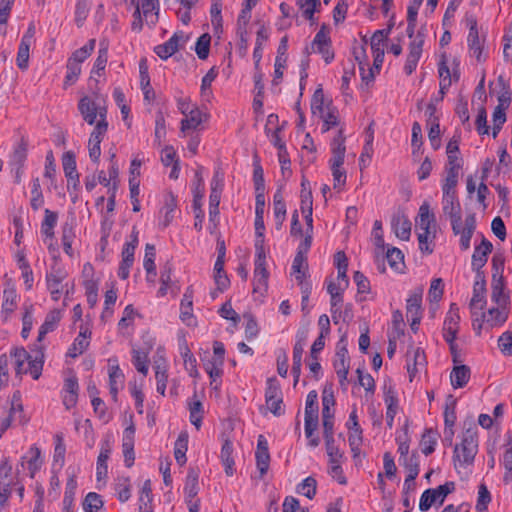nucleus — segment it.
<instances>
[{
    "instance_id": "nucleus-19",
    "label": "nucleus",
    "mask_w": 512,
    "mask_h": 512,
    "mask_svg": "<svg viewBox=\"0 0 512 512\" xmlns=\"http://www.w3.org/2000/svg\"><path fill=\"white\" fill-rule=\"evenodd\" d=\"M63 170L67 177L68 186L71 180H74V188L79 184V174L76 171V161L73 152L68 151L64 153L62 158Z\"/></svg>"
},
{
    "instance_id": "nucleus-51",
    "label": "nucleus",
    "mask_w": 512,
    "mask_h": 512,
    "mask_svg": "<svg viewBox=\"0 0 512 512\" xmlns=\"http://www.w3.org/2000/svg\"><path fill=\"white\" fill-rule=\"evenodd\" d=\"M133 364L136 370L143 375L148 373L147 353L138 349H133Z\"/></svg>"
},
{
    "instance_id": "nucleus-34",
    "label": "nucleus",
    "mask_w": 512,
    "mask_h": 512,
    "mask_svg": "<svg viewBox=\"0 0 512 512\" xmlns=\"http://www.w3.org/2000/svg\"><path fill=\"white\" fill-rule=\"evenodd\" d=\"M233 446L231 441L225 440L221 449V460L225 466V473L227 476L234 474V460L232 458Z\"/></svg>"
},
{
    "instance_id": "nucleus-21",
    "label": "nucleus",
    "mask_w": 512,
    "mask_h": 512,
    "mask_svg": "<svg viewBox=\"0 0 512 512\" xmlns=\"http://www.w3.org/2000/svg\"><path fill=\"white\" fill-rule=\"evenodd\" d=\"M470 368L467 365H455L450 373V381L453 388L464 387L470 379Z\"/></svg>"
},
{
    "instance_id": "nucleus-24",
    "label": "nucleus",
    "mask_w": 512,
    "mask_h": 512,
    "mask_svg": "<svg viewBox=\"0 0 512 512\" xmlns=\"http://www.w3.org/2000/svg\"><path fill=\"white\" fill-rule=\"evenodd\" d=\"M60 319L61 312L58 309H53L46 315L45 321L39 329V334L37 338V341L39 343L44 339L47 333L52 332L56 329Z\"/></svg>"
},
{
    "instance_id": "nucleus-22",
    "label": "nucleus",
    "mask_w": 512,
    "mask_h": 512,
    "mask_svg": "<svg viewBox=\"0 0 512 512\" xmlns=\"http://www.w3.org/2000/svg\"><path fill=\"white\" fill-rule=\"evenodd\" d=\"M508 307H492L486 313V324L490 328L501 326L508 319Z\"/></svg>"
},
{
    "instance_id": "nucleus-20",
    "label": "nucleus",
    "mask_w": 512,
    "mask_h": 512,
    "mask_svg": "<svg viewBox=\"0 0 512 512\" xmlns=\"http://www.w3.org/2000/svg\"><path fill=\"white\" fill-rule=\"evenodd\" d=\"M287 42H288V38H287V36H284L281 39L279 47H278V55L275 60L274 78L272 80L273 85H278L280 80L283 77L282 69L286 62L285 53L287 51Z\"/></svg>"
},
{
    "instance_id": "nucleus-28",
    "label": "nucleus",
    "mask_w": 512,
    "mask_h": 512,
    "mask_svg": "<svg viewBox=\"0 0 512 512\" xmlns=\"http://www.w3.org/2000/svg\"><path fill=\"white\" fill-rule=\"evenodd\" d=\"M476 228V218L474 214H469L465 218V226L460 233V245L463 250H467L470 247V240Z\"/></svg>"
},
{
    "instance_id": "nucleus-23",
    "label": "nucleus",
    "mask_w": 512,
    "mask_h": 512,
    "mask_svg": "<svg viewBox=\"0 0 512 512\" xmlns=\"http://www.w3.org/2000/svg\"><path fill=\"white\" fill-rule=\"evenodd\" d=\"M91 332L88 329H81L78 337L74 340L72 346L69 348L67 352V356L71 358H76L77 356L84 353V351L89 346V338Z\"/></svg>"
},
{
    "instance_id": "nucleus-60",
    "label": "nucleus",
    "mask_w": 512,
    "mask_h": 512,
    "mask_svg": "<svg viewBox=\"0 0 512 512\" xmlns=\"http://www.w3.org/2000/svg\"><path fill=\"white\" fill-rule=\"evenodd\" d=\"M491 501V495L487 486L484 483L479 485L478 491V499L476 504V509L480 512H485L487 510L488 504Z\"/></svg>"
},
{
    "instance_id": "nucleus-42",
    "label": "nucleus",
    "mask_w": 512,
    "mask_h": 512,
    "mask_svg": "<svg viewBox=\"0 0 512 512\" xmlns=\"http://www.w3.org/2000/svg\"><path fill=\"white\" fill-rule=\"evenodd\" d=\"M124 378V375L122 371L120 370L118 365L111 366L109 369V386H110V394L112 395L113 399L117 400V394H118V385L117 382H122Z\"/></svg>"
},
{
    "instance_id": "nucleus-54",
    "label": "nucleus",
    "mask_w": 512,
    "mask_h": 512,
    "mask_svg": "<svg viewBox=\"0 0 512 512\" xmlns=\"http://www.w3.org/2000/svg\"><path fill=\"white\" fill-rule=\"evenodd\" d=\"M326 111L320 114V117L323 119L324 122V129L323 131H328L331 127H334L338 125V111L334 107H330V105H327Z\"/></svg>"
},
{
    "instance_id": "nucleus-30",
    "label": "nucleus",
    "mask_w": 512,
    "mask_h": 512,
    "mask_svg": "<svg viewBox=\"0 0 512 512\" xmlns=\"http://www.w3.org/2000/svg\"><path fill=\"white\" fill-rule=\"evenodd\" d=\"M193 291L191 288H188L183 295V299L181 301V312L180 318L183 322L190 324V321L193 317Z\"/></svg>"
},
{
    "instance_id": "nucleus-36",
    "label": "nucleus",
    "mask_w": 512,
    "mask_h": 512,
    "mask_svg": "<svg viewBox=\"0 0 512 512\" xmlns=\"http://www.w3.org/2000/svg\"><path fill=\"white\" fill-rule=\"evenodd\" d=\"M458 175L459 172H455L453 168L447 169V175L442 185L443 196H457Z\"/></svg>"
},
{
    "instance_id": "nucleus-9",
    "label": "nucleus",
    "mask_w": 512,
    "mask_h": 512,
    "mask_svg": "<svg viewBox=\"0 0 512 512\" xmlns=\"http://www.w3.org/2000/svg\"><path fill=\"white\" fill-rule=\"evenodd\" d=\"M459 321V308L455 303H452L443 324V336L447 342L455 341Z\"/></svg>"
},
{
    "instance_id": "nucleus-26",
    "label": "nucleus",
    "mask_w": 512,
    "mask_h": 512,
    "mask_svg": "<svg viewBox=\"0 0 512 512\" xmlns=\"http://www.w3.org/2000/svg\"><path fill=\"white\" fill-rule=\"evenodd\" d=\"M17 307L16 290L12 287L6 288L3 292L2 314L6 321Z\"/></svg>"
},
{
    "instance_id": "nucleus-61",
    "label": "nucleus",
    "mask_w": 512,
    "mask_h": 512,
    "mask_svg": "<svg viewBox=\"0 0 512 512\" xmlns=\"http://www.w3.org/2000/svg\"><path fill=\"white\" fill-rule=\"evenodd\" d=\"M155 378L157 382V392L164 395L168 376L166 367L163 364L155 365Z\"/></svg>"
},
{
    "instance_id": "nucleus-39",
    "label": "nucleus",
    "mask_w": 512,
    "mask_h": 512,
    "mask_svg": "<svg viewBox=\"0 0 512 512\" xmlns=\"http://www.w3.org/2000/svg\"><path fill=\"white\" fill-rule=\"evenodd\" d=\"M491 299L496 303L497 306L508 307L509 300L508 296H506L503 292V282L501 276L498 280L493 282Z\"/></svg>"
},
{
    "instance_id": "nucleus-35",
    "label": "nucleus",
    "mask_w": 512,
    "mask_h": 512,
    "mask_svg": "<svg viewBox=\"0 0 512 512\" xmlns=\"http://www.w3.org/2000/svg\"><path fill=\"white\" fill-rule=\"evenodd\" d=\"M198 473L194 469H190L184 487V492L187 500H193L198 494Z\"/></svg>"
},
{
    "instance_id": "nucleus-2",
    "label": "nucleus",
    "mask_w": 512,
    "mask_h": 512,
    "mask_svg": "<svg viewBox=\"0 0 512 512\" xmlns=\"http://www.w3.org/2000/svg\"><path fill=\"white\" fill-rule=\"evenodd\" d=\"M478 452L477 429L475 426L469 427L463 433L462 441L454 449V464L457 466H468L474 462Z\"/></svg>"
},
{
    "instance_id": "nucleus-56",
    "label": "nucleus",
    "mask_w": 512,
    "mask_h": 512,
    "mask_svg": "<svg viewBox=\"0 0 512 512\" xmlns=\"http://www.w3.org/2000/svg\"><path fill=\"white\" fill-rule=\"evenodd\" d=\"M307 269L308 263L306 256L296 255L292 264V270L293 273L296 275V280L300 278L305 279Z\"/></svg>"
},
{
    "instance_id": "nucleus-15",
    "label": "nucleus",
    "mask_w": 512,
    "mask_h": 512,
    "mask_svg": "<svg viewBox=\"0 0 512 512\" xmlns=\"http://www.w3.org/2000/svg\"><path fill=\"white\" fill-rule=\"evenodd\" d=\"M492 249V243L483 237L480 245L475 247L472 255L471 265L473 270H479L486 264L488 255L492 252Z\"/></svg>"
},
{
    "instance_id": "nucleus-4",
    "label": "nucleus",
    "mask_w": 512,
    "mask_h": 512,
    "mask_svg": "<svg viewBox=\"0 0 512 512\" xmlns=\"http://www.w3.org/2000/svg\"><path fill=\"white\" fill-rule=\"evenodd\" d=\"M455 489L454 482H446L435 489H427L423 492L419 502V509L421 511H428L435 503L442 505L448 494Z\"/></svg>"
},
{
    "instance_id": "nucleus-49",
    "label": "nucleus",
    "mask_w": 512,
    "mask_h": 512,
    "mask_svg": "<svg viewBox=\"0 0 512 512\" xmlns=\"http://www.w3.org/2000/svg\"><path fill=\"white\" fill-rule=\"evenodd\" d=\"M297 5L303 11V16L314 23V13L317 6H320L319 0H297Z\"/></svg>"
},
{
    "instance_id": "nucleus-12",
    "label": "nucleus",
    "mask_w": 512,
    "mask_h": 512,
    "mask_svg": "<svg viewBox=\"0 0 512 512\" xmlns=\"http://www.w3.org/2000/svg\"><path fill=\"white\" fill-rule=\"evenodd\" d=\"M344 340L341 339L338 343V349L336 351V359L334 361V368L336 370L337 376L339 377L340 383L343 385L344 381L347 379L348 371H349V357L348 350L345 345L340 346Z\"/></svg>"
},
{
    "instance_id": "nucleus-64",
    "label": "nucleus",
    "mask_w": 512,
    "mask_h": 512,
    "mask_svg": "<svg viewBox=\"0 0 512 512\" xmlns=\"http://www.w3.org/2000/svg\"><path fill=\"white\" fill-rule=\"evenodd\" d=\"M282 397L280 385L275 377H271L267 380V388L265 391V399L270 401L272 399Z\"/></svg>"
},
{
    "instance_id": "nucleus-55",
    "label": "nucleus",
    "mask_w": 512,
    "mask_h": 512,
    "mask_svg": "<svg viewBox=\"0 0 512 512\" xmlns=\"http://www.w3.org/2000/svg\"><path fill=\"white\" fill-rule=\"evenodd\" d=\"M95 43V39H90L85 46L76 50L68 61H75L78 63V65H80V63L83 62L94 50Z\"/></svg>"
},
{
    "instance_id": "nucleus-45",
    "label": "nucleus",
    "mask_w": 512,
    "mask_h": 512,
    "mask_svg": "<svg viewBox=\"0 0 512 512\" xmlns=\"http://www.w3.org/2000/svg\"><path fill=\"white\" fill-rule=\"evenodd\" d=\"M152 501V490L150 480H146L141 489L139 498V510L140 512H151L150 503Z\"/></svg>"
},
{
    "instance_id": "nucleus-29",
    "label": "nucleus",
    "mask_w": 512,
    "mask_h": 512,
    "mask_svg": "<svg viewBox=\"0 0 512 512\" xmlns=\"http://www.w3.org/2000/svg\"><path fill=\"white\" fill-rule=\"evenodd\" d=\"M446 153L448 157V168L447 169H454L455 172H459L461 168V160L458 157L459 153V145L458 140L455 138H452L446 147Z\"/></svg>"
},
{
    "instance_id": "nucleus-62",
    "label": "nucleus",
    "mask_w": 512,
    "mask_h": 512,
    "mask_svg": "<svg viewBox=\"0 0 512 512\" xmlns=\"http://www.w3.org/2000/svg\"><path fill=\"white\" fill-rule=\"evenodd\" d=\"M77 488V481L74 474L70 475L68 481L66 483V490L63 499V504L65 508H69L74 500L75 491Z\"/></svg>"
},
{
    "instance_id": "nucleus-1",
    "label": "nucleus",
    "mask_w": 512,
    "mask_h": 512,
    "mask_svg": "<svg viewBox=\"0 0 512 512\" xmlns=\"http://www.w3.org/2000/svg\"><path fill=\"white\" fill-rule=\"evenodd\" d=\"M14 358L15 372L17 375L30 373L33 379L41 376L44 364V347L37 346L34 356H31L24 348H16L11 352Z\"/></svg>"
},
{
    "instance_id": "nucleus-11",
    "label": "nucleus",
    "mask_w": 512,
    "mask_h": 512,
    "mask_svg": "<svg viewBox=\"0 0 512 512\" xmlns=\"http://www.w3.org/2000/svg\"><path fill=\"white\" fill-rule=\"evenodd\" d=\"M255 457L257 468L260 472V476L262 477L267 473L270 464L268 442L263 435H259L258 437Z\"/></svg>"
},
{
    "instance_id": "nucleus-63",
    "label": "nucleus",
    "mask_w": 512,
    "mask_h": 512,
    "mask_svg": "<svg viewBox=\"0 0 512 512\" xmlns=\"http://www.w3.org/2000/svg\"><path fill=\"white\" fill-rule=\"evenodd\" d=\"M385 257L393 269H399V266L403 264L404 255L402 251L396 247L388 248Z\"/></svg>"
},
{
    "instance_id": "nucleus-31",
    "label": "nucleus",
    "mask_w": 512,
    "mask_h": 512,
    "mask_svg": "<svg viewBox=\"0 0 512 512\" xmlns=\"http://www.w3.org/2000/svg\"><path fill=\"white\" fill-rule=\"evenodd\" d=\"M417 226L420 230L431 231V228L435 226V216L430 212L429 205L423 203L419 208V221Z\"/></svg>"
},
{
    "instance_id": "nucleus-7",
    "label": "nucleus",
    "mask_w": 512,
    "mask_h": 512,
    "mask_svg": "<svg viewBox=\"0 0 512 512\" xmlns=\"http://www.w3.org/2000/svg\"><path fill=\"white\" fill-rule=\"evenodd\" d=\"M224 175L220 169L215 170L211 180V192L209 196V216L210 221L214 222L219 214V204L221 193L224 186Z\"/></svg>"
},
{
    "instance_id": "nucleus-53",
    "label": "nucleus",
    "mask_w": 512,
    "mask_h": 512,
    "mask_svg": "<svg viewBox=\"0 0 512 512\" xmlns=\"http://www.w3.org/2000/svg\"><path fill=\"white\" fill-rule=\"evenodd\" d=\"M318 427V418H305V435L309 439L311 447H317L320 443L319 437H313L315 430Z\"/></svg>"
},
{
    "instance_id": "nucleus-27",
    "label": "nucleus",
    "mask_w": 512,
    "mask_h": 512,
    "mask_svg": "<svg viewBox=\"0 0 512 512\" xmlns=\"http://www.w3.org/2000/svg\"><path fill=\"white\" fill-rule=\"evenodd\" d=\"M486 287H482L479 284L473 285V296L470 300V310L472 316L477 315V310H483L486 305Z\"/></svg>"
},
{
    "instance_id": "nucleus-17",
    "label": "nucleus",
    "mask_w": 512,
    "mask_h": 512,
    "mask_svg": "<svg viewBox=\"0 0 512 512\" xmlns=\"http://www.w3.org/2000/svg\"><path fill=\"white\" fill-rule=\"evenodd\" d=\"M185 118L181 121V132H186L190 129H197L198 126L207 119V115L203 113L197 106L193 105L191 112L184 115Z\"/></svg>"
},
{
    "instance_id": "nucleus-10",
    "label": "nucleus",
    "mask_w": 512,
    "mask_h": 512,
    "mask_svg": "<svg viewBox=\"0 0 512 512\" xmlns=\"http://www.w3.org/2000/svg\"><path fill=\"white\" fill-rule=\"evenodd\" d=\"M424 44V38L421 32H418L415 39L409 44V53L407 55L404 70L407 75L412 74L422 55V49Z\"/></svg>"
},
{
    "instance_id": "nucleus-47",
    "label": "nucleus",
    "mask_w": 512,
    "mask_h": 512,
    "mask_svg": "<svg viewBox=\"0 0 512 512\" xmlns=\"http://www.w3.org/2000/svg\"><path fill=\"white\" fill-rule=\"evenodd\" d=\"M318 395L315 390L308 393L305 405V418H318Z\"/></svg>"
},
{
    "instance_id": "nucleus-14",
    "label": "nucleus",
    "mask_w": 512,
    "mask_h": 512,
    "mask_svg": "<svg viewBox=\"0 0 512 512\" xmlns=\"http://www.w3.org/2000/svg\"><path fill=\"white\" fill-rule=\"evenodd\" d=\"M391 226L399 239L403 241L409 240L411 235V222L403 212L398 211L393 216Z\"/></svg>"
},
{
    "instance_id": "nucleus-38",
    "label": "nucleus",
    "mask_w": 512,
    "mask_h": 512,
    "mask_svg": "<svg viewBox=\"0 0 512 512\" xmlns=\"http://www.w3.org/2000/svg\"><path fill=\"white\" fill-rule=\"evenodd\" d=\"M443 213L449 218L461 215V206L457 196H443L442 197Z\"/></svg>"
},
{
    "instance_id": "nucleus-41",
    "label": "nucleus",
    "mask_w": 512,
    "mask_h": 512,
    "mask_svg": "<svg viewBox=\"0 0 512 512\" xmlns=\"http://www.w3.org/2000/svg\"><path fill=\"white\" fill-rule=\"evenodd\" d=\"M188 436L185 433H181L175 442L174 456L179 465L186 463V452H187Z\"/></svg>"
},
{
    "instance_id": "nucleus-32",
    "label": "nucleus",
    "mask_w": 512,
    "mask_h": 512,
    "mask_svg": "<svg viewBox=\"0 0 512 512\" xmlns=\"http://www.w3.org/2000/svg\"><path fill=\"white\" fill-rule=\"evenodd\" d=\"M423 289L417 288L407 299V315L416 316L421 315V302H422Z\"/></svg>"
},
{
    "instance_id": "nucleus-33",
    "label": "nucleus",
    "mask_w": 512,
    "mask_h": 512,
    "mask_svg": "<svg viewBox=\"0 0 512 512\" xmlns=\"http://www.w3.org/2000/svg\"><path fill=\"white\" fill-rule=\"evenodd\" d=\"M437 433L431 428L425 429L421 441L420 446L422 452L427 456L434 452L435 445L437 443Z\"/></svg>"
},
{
    "instance_id": "nucleus-57",
    "label": "nucleus",
    "mask_w": 512,
    "mask_h": 512,
    "mask_svg": "<svg viewBox=\"0 0 512 512\" xmlns=\"http://www.w3.org/2000/svg\"><path fill=\"white\" fill-rule=\"evenodd\" d=\"M317 481L315 478L309 476L305 478L298 486V492L305 495L308 499H313L316 494Z\"/></svg>"
},
{
    "instance_id": "nucleus-46",
    "label": "nucleus",
    "mask_w": 512,
    "mask_h": 512,
    "mask_svg": "<svg viewBox=\"0 0 512 512\" xmlns=\"http://www.w3.org/2000/svg\"><path fill=\"white\" fill-rule=\"evenodd\" d=\"M107 61H108V45L105 42H101L100 49L98 51V56L95 60L92 72L100 76L106 67Z\"/></svg>"
},
{
    "instance_id": "nucleus-48",
    "label": "nucleus",
    "mask_w": 512,
    "mask_h": 512,
    "mask_svg": "<svg viewBox=\"0 0 512 512\" xmlns=\"http://www.w3.org/2000/svg\"><path fill=\"white\" fill-rule=\"evenodd\" d=\"M155 255V246L153 244H146L143 266L148 275L153 274V276H156Z\"/></svg>"
},
{
    "instance_id": "nucleus-44",
    "label": "nucleus",
    "mask_w": 512,
    "mask_h": 512,
    "mask_svg": "<svg viewBox=\"0 0 512 512\" xmlns=\"http://www.w3.org/2000/svg\"><path fill=\"white\" fill-rule=\"evenodd\" d=\"M103 505L101 496L95 492L88 493L83 501V509L86 512H99Z\"/></svg>"
},
{
    "instance_id": "nucleus-40",
    "label": "nucleus",
    "mask_w": 512,
    "mask_h": 512,
    "mask_svg": "<svg viewBox=\"0 0 512 512\" xmlns=\"http://www.w3.org/2000/svg\"><path fill=\"white\" fill-rule=\"evenodd\" d=\"M467 42L472 55L475 56L477 61H483L484 58L482 57V51L484 39L482 40L479 37V33H468Z\"/></svg>"
},
{
    "instance_id": "nucleus-37",
    "label": "nucleus",
    "mask_w": 512,
    "mask_h": 512,
    "mask_svg": "<svg viewBox=\"0 0 512 512\" xmlns=\"http://www.w3.org/2000/svg\"><path fill=\"white\" fill-rule=\"evenodd\" d=\"M194 199H193V208H199L202 206V199L204 197V180L202 177V167L196 170L195 172V182H194Z\"/></svg>"
},
{
    "instance_id": "nucleus-50",
    "label": "nucleus",
    "mask_w": 512,
    "mask_h": 512,
    "mask_svg": "<svg viewBox=\"0 0 512 512\" xmlns=\"http://www.w3.org/2000/svg\"><path fill=\"white\" fill-rule=\"evenodd\" d=\"M210 42L211 36L208 33H204L198 38L195 46V51L200 59L205 60L208 57L210 50Z\"/></svg>"
},
{
    "instance_id": "nucleus-59",
    "label": "nucleus",
    "mask_w": 512,
    "mask_h": 512,
    "mask_svg": "<svg viewBox=\"0 0 512 512\" xmlns=\"http://www.w3.org/2000/svg\"><path fill=\"white\" fill-rule=\"evenodd\" d=\"M108 129V123L107 121H97L96 126L94 130L92 131L88 145L97 144L100 145L102 141V137L105 135Z\"/></svg>"
},
{
    "instance_id": "nucleus-13",
    "label": "nucleus",
    "mask_w": 512,
    "mask_h": 512,
    "mask_svg": "<svg viewBox=\"0 0 512 512\" xmlns=\"http://www.w3.org/2000/svg\"><path fill=\"white\" fill-rule=\"evenodd\" d=\"M134 435H135V426L133 423H131L124 430L123 441H122L124 461H125V464L127 467H131L134 464V460H135Z\"/></svg>"
},
{
    "instance_id": "nucleus-25",
    "label": "nucleus",
    "mask_w": 512,
    "mask_h": 512,
    "mask_svg": "<svg viewBox=\"0 0 512 512\" xmlns=\"http://www.w3.org/2000/svg\"><path fill=\"white\" fill-rule=\"evenodd\" d=\"M111 453V446L108 440L104 441L97 459L96 477L100 481L107 476V460Z\"/></svg>"
},
{
    "instance_id": "nucleus-52",
    "label": "nucleus",
    "mask_w": 512,
    "mask_h": 512,
    "mask_svg": "<svg viewBox=\"0 0 512 512\" xmlns=\"http://www.w3.org/2000/svg\"><path fill=\"white\" fill-rule=\"evenodd\" d=\"M391 31V26L387 29L377 30L371 37V49L373 52L384 51L383 44Z\"/></svg>"
},
{
    "instance_id": "nucleus-3",
    "label": "nucleus",
    "mask_w": 512,
    "mask_h": 512,
    "mask_svg": "<svg viewBox=\"0 0 512 512\" xmlns=\"http://www.w3.org/2000/svg\"><path fill=\"white\" fill-rule=\"evenodd\" d=\"M256 260L254 270V287L253 291L262 292L267 289L268 271L266 269V256L263 247V240H256Z\"/></svg>"
},
{
    "instance_id": "nucleus-5",
    "label": "nucleus",
    "mask_w": 512,
    "mask_h": 512,
    "mask_svg": "<svg viewBox=\"0 0 512 512\" xmlns=\"http://www.w3.org/2000/svg\"><path fill=\"white\" fill-rule=\"evenodd\" d=\"M78 108L81 115L83 116V119L89 125H93L96 122L97 116H99L98 121H106V107L96 103L88 96L81 98V100L79 101Z\"/></svg>"
},
{
    "instance_id": "nucleus-8",
    "label": "nucleus",
    "mask_w": 512,
    "mask_h": 512,
    "mask_svg": "<svg viewBox=\"0 0 512 512\" xmlns=\"http://www.w3.org/2000/svg\"><path fill=\"white\" fill-rule=\"evenodd\" d=\"M188 39V35L184 34L182 31L175 32L168 41L155 47V53L161 59H167L176 53L179 48L188 41Z\"/></svg>"
},
{
    "instance_id": "nucleus-6",
    "label": "nucleus",
    "mask_w": 512,
    "mask_h": 512,
    "mask_svg": "<svg viewBox=\"0 0 512 512\" xmlns=\"http://www.w3.org/2000/svg\"><path fill=\"white\" fill-rule=\"evenodd\" d=\"M66 278L67 272L56 266H52L51 271L46 275L47 288L53 300H59L61 294L68 287V283H64Z\"/></svg>"
},
{
    "instance_id": "nucleus-18",
    "label": "nucleus",
    "mask_w": 512,
    "mask_h": 512,
    "mask_svg": "<svg viewBox=\"0 0 512 512\" xmlns=\"http://www.w3.org/2000/svg\"><path fill=\"white\" fill-rule=\"evenodd\" d=\"M348 428L351 430L349 434V444L354 453L358 450L359 446L362 443V429L358 423L356 410H353L350 413Z\"/></svg>"
},
{
    "instance_id": "nucleus-58",
    "label": "nucleus",
    "mask_w": 512,
    "mask_h": 512,
    "mask_svg": "<svg viewBox=\"0 0 512 512\" xmlns=\"http://www.w3.org/2000/svg\"><path fill=\"white\" fill-rule=\"evenodd\" d=\"M31 44L20 42L18 53H17V66L21 70H26L29 63V51Z\"/></svg>"
},
{
    "instance_id": "nucleus-16",
    "label": "nucleus",
    "mask_w": 512,
    "mask_h": 512,
    "mask_svg": "<svg viewBox=\"0 0 512 512\" xmlns=\"http://www.w3.org/2000/svg\"><path fill=\"white\" fill-rule=\"evenodd\" d=\"M345 136L343 135V131L339 130L337 136L332 141V158L330 160L331 166L333 167H341L344 163L345 157Z\"/></svg>"
},
{
    "instance_id": "nucleus-43",
    "label": "nucleus",
    "mask_w": 512,
    "mask_h": 512,
    "mask_svg": "<svg viewBox=\"0 0 512 512\" xmlns=\"http://www.w3.org/2000/svg\"><path fill=\"white\" fill-rule=\"evenodd\" d=\"M268 39V32L264 25L257 31L256 46L253 51V58L255 60V68L258 70L259 63L262 58V44Z\"/></svg>"
}]
</instances>
